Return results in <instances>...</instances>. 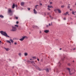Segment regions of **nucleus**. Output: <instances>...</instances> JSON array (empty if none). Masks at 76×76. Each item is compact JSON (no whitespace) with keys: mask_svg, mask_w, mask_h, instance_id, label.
Segmentation results:
<instances>
[{"mask_svg":"<svg viewBox=\"0 0 76 76\" xmlns=\"http://www.w3.org/2000/svg\"><path fill=\"white\" fill-rule=\"evenodd\" d=\"M0 33H1V35H2L5 37H8V38H10V37L8 36L7 35V33L4 31H0Z\"/></svg>","mask_w":76,"mask_h":76,"instance_id":"obj_1","label":"nucleus"},{"mask_svg":"<svg viewBox=\"0 0 76 76\" xmlns=\"http://www.w3.org/2000/svg\"><path fill=\"white\" fill-rule=\"evenodd\" d=\"M16 31H17V28L15 26H12L11 31H12V32H16Z\"/></svg>","mask_w":76,"mask_h":76,"instance_id":"obj_2","label":"nucleus"},{"mask_svg":"<svg viewBox=\"0 0 76 76\" xmlns=\"http://www.w3.org/2000/svg\"><path fill=\"white\" fill-rule=\"evenodd\" d=\"M67 70H68V71H69V74L70 75H73V74H74V73H75V72L72 73V72L70 71V68H67Z\"/></svg>","mask_w":76,"mask_h":76,"instance_id":"obj_3","label":"nucleus"},{"mask_svg":"<svg viewBox=\"0 0 76 76\" xmlns=\"http://www.w3.org/2000/svg\"><path fill=\"white\" fill-rule=\"evenodd\" d=\"M26 37V36H25L24 37H22V38L20 39L19 40L20 41H23L24 40V39Z\"/></svg>","mask_w":76,"mask_h":76,"instance_id":"obj_4","label":"nucleus"},{"mask_svg":"<svg viewBox=\"0 0 76 76\" xmlns=\"http://www.w3.org/2000/svg\"><path fill=\"white\" fill-rule=\"evenodd\" d=\"M31 63H32L33 65V66H35V67H36V66H35V62H34V61H31Z\"/></svg>","mask_w":76,"mask_h":76,"instance_id":"obj_5","label":"nucleus"},{"mask_svg":"<svg viewBox=\"0 0 76 76\" xmlns=\"http://www.w3.org/2000/svg\"><path fill=\"white\" fill-rule=\"evenodd\" d=\"M44 32H45V33H48L49 32V30H46L44 31Z\"/></svg>","mask_w":76,"mask_h":76,"instance_id":"obj_6","label":"nucleus"},{"mask_svg":"<svg viewBox=\"0 0 76 76\" xmlns=\"http://www.w3.org/2000/svg\"><path fill=\"white\" fill-rule=\"evenodd\" d=\"M8 13H12V10H11V9L8 10Z\"/></svg>","mask_w":76,"mask_h":76,"instance_id":"obj_7","label":"nucleus"},{"mask_svg":"<svg viewBox=\"0 0 76 76\" xmlns=\"http://www.w3.org/2000/svg\"><path fill=\"white\" fill-rule=\"evenodd\" d=\"M44 70H46V72H48V73L49 72V69H48L46 68V69H44Z\"/></svg>","mask_w":76,"mask_h":76,"instance_id":"obj_8","label":"nucleus"},{"mask_svg":"<svg viewBox=\"0 0 76 76\" xmlns=\"http://www.w3.org/2000/svg\"><path fill=\"white\" fill-rule=\"evenodd\" d=\"M24 4H25V3H24V2H22L20 3V5H21V6H23V5H24Z\"/></svg>","mask_w":76,"mask_h":76,"instance_id":"obj_9","label":"nucleus"},{"mask_svg":"<svg viewBox=\"0 0 76 76\" xmlns=\"http://www.w3.org/2000/svg\"><path fill=\"white\" fill-rule=\"evenodd\" d=\"M4 48V49H5V50L7 51H9V50H10V49L9 48Z\"/></svg>","mask_w":76,"mask_h":76,"instance_id":"obj_10","label":"nucleus"},{"mask_svg":"<svg viewBox=\"0 0 76 76\" xmlns=\"http://www.w3.org/2000/svg\"><path fill=\"white\" fill-rule=\"evenodd\" d=\"M36 68V69H38V70L40 71L41 70V69H40V68H39V67H38L37 66H35Z\"/></svg>","mask_w":76,"mask_h":76,"instance_id":"obj_11","label":"nucleus"},{"mask_svg":"<svg viewBox=\"0 0 76 76\" xmlns=\"http://www.w3.org/2000/svg\"><path fill=\"white\" fill-rule=\"evenodd\" d=\"M34 13H35V14L37 13V11H36V10H35V9H34Z\"/></svg>","mask_w":76,"mask_h":76,"instance_id":"obj_12","label":"nucleus"},{"mask_svg":"<svg viewBox=\"0 0 76 76\" xmlns=\"http://www.w3.org/2000/svg\"><path fill=\"white\" fill-rule=\"evenodd\" d=\"M15 4H13V5H12V8L13 9H14V8H15Z\"/></svg>","mask_w":76,"mask_h":76,"instance_id":"obj_13","label":"nucleus"},{"mask_svg":"<svg viewBox=\"0 0 76 76\" xmlns=\"http://www.w3.org/2000/svg\"><path fill=\"white\" fill-rule=\"evenodd\" d=\"M58 11L59 13H61V11L59 9Z\"/></svg>","mask_w":76,"mask_h":76,"instance_id":"obj_14","label":"nucleus"},{"mask_svg":"<svg viewBox=\"0 0 76 76\" xmlns=\"http://www.w3.org/2000/svg\"><path fill=\"white\" fill-rule=\"evenodd\" d=\"M24 56H28V53H24Z\"/></svg>","mask_w":76,"mask_h":76,"instance_id":"obj_15","label":"nucleus"},{"mask_svg":"<svg viewBox=\"0 0 76 76\" xmlns=\"http://www.w3.org/2000/svg\"><path fill=\"white\" fill-rule=\"evenodd\" d=\"M0 18H4V16L2 15H0Z\"/></svg>","mask_w":76,"mask_h":76,"instance_id":"obj_16","label":"nucleus"},{"mask_svg":"<svg viewBox=\"0 0 76 76\" xmlns=\"http://www.w3.org/2000/svg\"><path fill=\"white\" fill-rule=\"evenodd\" d=\"M69 13V12H66V13H65V15H67Z\"/></svg>","mask_w":76,"mask_h":76,"instance_id":"obj_17","label":"nucleus"},{"mask_svg":"<svg viewBox=\"0 0 76 76\" xmlns=\"http://www.w3.org/2000/svg\"><path fill=\"white\" fill-rule=\"evenodd\" d=\"M21 55H22V53H19L18 54V55L19 56H20V57L21 56Z\"/></svg>","mask_w":76,"mask_h":76,"instance_id":"obj_18","label":"nucleus"},{"mask_svg":"<svg viewBox=\"0 0 76 76\" xmlns=\"http://www.w3.org/2000/svg\"><path fill=\"white\" fill-rule=\"evenodd\" d=\"M38 6V5H36L35 6V8L36 9H37V6Z\"/></svg>","mask_w":76,"mask_h":76,"instance_id":"obj_19","label":"nucleus"},{"mask_svg":"<svg viewBox=\"0 0 76 76\" xmlns=\"http://www.w3.org/2000/svg\"><path fill=\"white\" fill-rule=\"evenodd\" d=\"M10 41H11V42H12V43H13V40L12 39H10Z\"/></svg>","mask_w":76,"mask_h":76,"instance_id":"obj_20","label":"nucleus"},{"mask_svg":"<svg viewBox=\"0 0 76 76\" xmlns=\"http://www.w3.org/2000/svg\"><path fill=\"white\" fill-rule=\"evenodd\" d=\"M48 7L49 8H51V7H52L51 6H48Z\"/></svg>","mask_w":76,"mask_h":76,"instance_id":"obj_21","label":"nucleus"},{"mask_svg":"<svg viewBox=\"0 0 76 76\" xmlns=\"http://www.w3.org/2000/svg\"><path fill=\"white\" fill-rule=\"evenodd\" d=\"M12 15H13V13L11 12V13H10V16H12Z\"/></svg>","mask_w":76,"mask_h":76,"instance_id":"obj_22","label":"nucleus"},{"mask_svg":"<svg viewBox=\"0 0 76 76\" xmlns=\"http://www.w3.org/2000/svg\"><path fill=\"white\" fill-rule=\"evenodd\" d=\"M40 61L41 62H43V59H42L40 60Z\"/></svg>","mask_w":76,"mask_h":76,"instance_id":"obj_23","label":"nucleus"},{"mask_svg":"<svg viewBox=\"0 0 76 76\" xmlns=\"http://www.w3.org/2000/svg\"><path fill=\"white\" fill-rule=\"evenodd\" d=\"M7 42H9V43H10V44H11V42H10V41L7 40Z\"/></svg>","mask_w":76,"mask_h":76,"instance_id":"obj_24","label":"nucleus"},{"mask_svg":"<svg viewBox=\"0 0 76 76\" xmlns=\"http://www.w3.org/2000/svg\"><path fill=\"white\" fill-rule=\"evenodd\" d=\"M35 28L37 29H38L39 28V27H38L37 26H35Z\"/></svg>","mask_w":76,"mask_h":76,"instance_id":"obj_25","label":"nucleus"},{"mask_svg":"<svg viewBox=\"0 0 76 76\" xmlns=\"http://www.w3.org/2000/svg\"><path fill=\"white\" fill-rule=\"evenodd\" d=\"M63 51H64V52H67V50H64Z\"/></svg>","mask_w":76,"mask_h":76,"instance_id":"obj_26","label":"nucleus"},{"mask_svg":"<svg viewBox=\"0 0 76 76\" xmlns=\"http://www.w3.org/2000/svg\"><path fill=\"white\" fill-rule=\"evenodd\" d=\"M72 14L73 15H75V12H72Z\"/></svg>","mask_w":76,"mask_h":76,"instance_id":"obj_27","label":"nucleus"},{"mask_svg":"<svg viewBox=\"0 0 76 76\" xmlns=\"http://www.w3.org/2000/svg\"><path fill=\"white\" fill-rule=\"evenodd\" d=\"M15 26H16V27H19V26L18 25H15Z\"/></svg>","mask_w":76,"mask_h":76,"instance_id":"obj_28","label":"nucleus"},{"mask_svg":"<svg viewBox=\"0 0 76 76\" xmlns=\"http://www.w3.org/2000/svg\"><path fill=\"white\" fill-rule=\"evenodd\" d=\"M59 9H56L55 10V11H57Z\"/></svg>","mask_w":76,"mask_h":76,"instance_id":"obj_29","label":"nucleus"},{"mask_svg":"<svg viewBox=\"0 0 76 76\" xmlns=\"http://www.w3.org/2000/svg\"><path fill=\"white\" fill-rule=\"evenodd\" d=\"M56 72H57V73H59V72H58V70H57V69H56Z\"/></svg>","mask_w":76,"mask_h":76,"instance_id":"obj_30","label":"nucleus"},{"mask_svg":"<svg viewBox=\"0 0 76 76\" xmlns=\"http://www.w3.org/2000/svg\"><path fill=\"white\" fill-rule=\"evenodd\" d=\"M68 66H70V65H70V63L68 64Z\"/></svg>","mask_w":76,"mask_h":76,"instance_id":"obj_31","label":"nucleus"},{"mask_svg":"<svg viewBox=\"0 0 76 76\" xmlns=\"http://www.w3.org/2000/svg\"><path fill=\"white\" fill-rule=\"evenodd\" d=\"M14 44H15V45H17V42H15L14 43Z\"/></svg>","mask_w":76,"mask_h":76,"instance_id":"obj_32","label":"nucleus"},{"mask_svg":"<svg viewBox=\"0 0 76 76\" xmlns=\"http://www.w3.org/2000/svg\"><path fill=\"white\" fill-rule=\"evenodd\" d=\"M32 58H36V57H32Z\"/></svg>","mask_w":76,"mask_h":76,"instance_id":"obj_33","label":"nucleus"},{"mask_svg":"<svg viewBox=\"0 0 76 76\" xmlns=\"http://www.w3.org/2000/svg\"><path fill=\"white\" fill-rule=\"evenodd\" d=\"M16 23L17 24H18V23H19V22L18 21H17Z\"/></svg>","mask_w":76,"mask_h":76,"instance_id":"obj_34","label":"nucleus"},{"mask_svg":"<svg viewBox=\"0 0 76 76\" xmlns=\"http://www.w3.org/2000/svg\"><path fill=\"white\" fill-rule=\"evenodd\" d=\"M33 28H35V26H32Z\"/></svg>","mask_w":76,"mask_h":76,"instance_id":"obj_35","label":"nucleus"},{"mask_svg":"<svg viewBox=\"0 0 76 76\" xmlns=\"http://www.w3.org/2000/svg\"><path fill=\"white\" fill-rule=\"evenodd\" d=\"M64 7V6L63 5H62L61 6V7H62V8H63Z\"/></svg>","mask_w":76,"mask_h":76,"instance_id":"obj_36","label":"nucleus"},{"mask_svg":"<svg viewBox=\"0 0 76 76\" xmlns=\"http://www.w3.org/2000/svg\"><path fill=\"white\" fill-rule=\"evenodd\" d=\"M15 18H16V19H18V17H16Z\"/></svg>","mask_w":76,"mask_h":76,"instance_id":"obj_37","label":"nucleus"},{"mask_svg":"<svg viewBox=\"0 0 76 76\" xmlns=\"http://www.w3.org/2000/svg\"><path fill=\"white\" fill-rule=\"evenodd\" d=\"M48 10H50V8H48Z\"/></svg>","mask_w":76,"mask_h":76,"instance_id":"obj_38","label":"nucleus"},{"mask_svg":"<svg viewBox=\"0 0 76 76\" xmlns=\"http://www.w3.org/2000/svg\"><path fill=\"white\" fill-rule=\"evenodd\" d=\"M15 7H18V5H16L15 6Z\"/></svg>","mask_w":76,"mask_h":76,"instance_id":"obj_39","label":"nucleus"},{"mask_svg":"<svg viewBox=\"0 0 76 76\" xmlns=\"http://www.w3.org/2000/svg\"><path fill=\"white\" fill-rule=\"evenodd\" d=\"M51 26V24L50 23L49 24V26Z\"/></svg>","mask_w":76,"mask_h":76,"instance_id":"obj_40","label":"nucleus"},{"mask_svg":"<svg viewBox=\"0 0 76 76\" xmlns=\"http://www.w3.org/2000/svg\"><path fill=\"white\" fill-rule=\"evenodd\" d=\"M70 6H68V9H70Z\"/></svg>","mask_w":76,"mask_h":76,"instance_id":"obj_41","label":"nucleus"},{"mask_svg":"<svg viewBox=\"0 0 76 76\" xmlns=\"http://www.w3.org/2000/svg\"><path fill=\"white\" fill-rule=\"evenodd\" d=\"M1 43H2V42H1V41H0V44H1Z\"/></svg>","mask_w":76,"mask_h":76,"instance_id":"obj_42","label":"nucleus"},{"mask_svg":"<svg viewBox=\"0 0 76 76\" xmlns=\"http://www.w3.org/2000/svg\"><path fill=\"white\" fill-rule=\"evenodd\" d=\"M48 26H49V25H47L46 26V27H47V28L48 27Z\"/></svg>","mask_w":76,"mask_h":76,"instance_id":"obj_43","label":"nucleus"},{"mask_svg":"<svg viewBox=\"0 0 76 76\" xmlns=\"http://www.w3.org/2000/svg\"><path fill=\"white\" fill-rule=\"evenodd\" d=\"M64 20H66V18H64Z\"/></svg>","mask_w":76,"mask_h":76,"instance_id":"obj_44","label":"nucleus"},{"mask_svg":"<svg viewBox=\"0 0 76 76\" xmlns=\"http://www.w3.org/2000/svg\"><path fill=\"white\" fill-rule=\"evenodd\" d=\"M37 60H38V61H39V59H38V58H37Z\"/></svg>","mask_w":76,"mask_h":76,"instance_id":"obj_45","label":"nucleus"},{"mask_svg":"<svg viewBox=\"0 0 76 76\" xmlns=\"http://www.w3.org/2000/svg\"><path fill=\"white\" fill-rule=\"evenodd\" d=\"M42 32V31H40V32H39V33L40 34H41Z\"/></svg>","mask_w":76,"mask_h":76,"instance_id":"obj_46","label":"nucleus"},{"mask_svg":"<svg viewBox=\"0 0 76 76\" xmlns=\"http://www.w3.org/2000/svg\"><path fill=\"white\" fill-rule=\"evenodd\" d=\"M28 10H30V8H28Z\"/></svg>","mask_w":76,"mask_h":76,"instance_id":"obj_47","label":"nucleus"},{"mask_svg":"<svg viewBox=\"0 0 76 76\" xmlns=\"http://www.w3.org/2000/svg\"><path fill=\"white\" fill-rule=\"evenodd\" d=\"M50 4H53V2H51L50 3Z\"/></svg>","mask_w":76,"mask_h":76,"instance_id":"obj_48","label":"nucleus"},{"mask_svg":"<svg viewBox=\"0 0 76 76\" xmlns=\"http://www.w3.org/2000/svg\"><path fill=\"white\" fill-rule=\"evenodd\" d=\"M75 49H76L75 48H74L73 49V50H75Z\"/></svg>","mask_w":76,"mask_h":76,"instance_id":"obj_49","label":"nucleus"},{"mask_svg":"<svg viewBox=\"0 0 76 76\" xmlns=\"http://www.w3.org/2000/svg\"><path fill=\"white\" fill-rule=\"evenodd\" d=\"M40 5L41 6H42V4H41V3H40Z\"/></svg>","mask_w":76,"mask_h":76,"instance_id":"obj_50","label":"nucleus"},{"mask_svg":"<svg viewBox=\"0 0 76 76\" xmlns=\"http://www.w3.org/2000/svg\"><path fill=\"white\" fill-rule=\"evenodd\" d=\"M59 50H62L61 48H60L59 49Z\"/></svg>","mask_w":76,"mask_h":76,"instance_id":"obj_51","label":"nucleus"},{"mask_svg":"<svg viewBox=\"0 0 76 76\" xmlns=\"http://www.w3.org/2000/svg\"><path fill=\"white\" fill-rule=\"evenodd\" d=\"M70 11L72 10V9H70Z\"/></svg>","mask_w":76,"mask_h":76,"instance_id":"obj_52","label":"nucleus"},{"mask_svg":"<svg viewBox=\"0 0 76 76\" xmlns=\"http://www.w3.org/2000/svg\"><path fill=\"white\" fill-rule=\"evenodd\" d=\"M58 64H60V62H58Z\"/></svg>","mask_w":76,"mask_h":76,"instance_id":"obj_53","label":"nucleus"},{"mask_svg":"<svg viewBox=\"0 0 76 76\" xmlns=\"http://www.w3.org/2000/svg\"><path fill=\"white\" fill-rule=\"evenodd\" d=\"M50 18H51V15H50Z\"/></svg>","mask_w":76,"mask_h":76,"instance_id":"obj_54","label":"nucleus"},{"mask_svg":"<svg viewBox=\"0 0 76 76\" xmlns=\"http://www.w3.org/2000/svg\"><path fill=\"white\" fill-rule=\"evenodd\" d=\"M31 62V61H28V62Z\"/></svg>","mask_w":76,"mask_h":76,"instance_id":"obj_55","label":"nucleus"},{"mask_svg":"<svg viewBox=\"0 0 76 76\" xmlns=\"http://www.w3.org/2000/svg\"><path fill=\"white\" fill-rule=\"evenodd\" d=\"M30 60H33V59H30Z\"/></svg>","mask_w":76,"mask_h":76,"instance_id":"obj_56","label":"nucleus"},{"mask_svg":"<svg viewBox=\"0 0 76 76\" xmlns=\"http://www.w3.org/2000/svg\"><path fill=\"white\" fill-rule=\"evenodd\" d=\"M51 25H53V24L52 23V22L51 23Z\"/></svg>","mask_w":76,"mask_h":76,"instance_id":"obj_57","label":"nucleus"},{"mask_svg":"<svg viewBox=\"0 0 76 76\" xmlns=\"http://www.w3.org/2000/svg\"><path fill=\"white\" fill-rule=\"evenodd\" d=\"M73 61V62H75V61Z\"/></svg>","mask_w":76,"mask_h":76,"instance_id":"obj_58","label":"nucleus"},{"mask_svg":"<svg viewBox=\"0 0 76 76\" xmlns=\"http://www.w3.org/2000/svg\"><path fill=\"white\" fill-rule=\"evenodd\" d=\"M29 34H31V32H29Z\"/></svg>","mask_w":76,"mask_h":76,"instance_id":"obj_59","label":"nucleus"},{"mask_svg":"<svg viewBox=\"0 0 76 76\" xmlns=\"http://www.w3.org/2000/svg\"><path fill=\"white\" fill-rule=\"evenodd\" d=\"M75 5H76V2L75 3Z\"/></svg>","mask_w":76,"mask_h":76,"instance_id":"obj_60","label":"nucleus"},{"mask_svg":"<svg viewBox=\"0 0 76 76\" xmlns=\"http://www.w3.org/2000/svg\"><path fill=\"white\" fill-rule=\"evenodd\" d=\"M71 71L72 72V70H71Z\"/></svg>","mask_w":76,"mask_h":76,"instance_id":"obj_61","label":"nucleus"},{"mask_svg":"<svg viewBox=\"0 0 76 76\" xmlns=\"http://www.w3.org/2000/svg\"><path fill=\"white\" fill-rule=\"evenodd\" d=\"M68 5H70V4H69Z\"/></svg>","mask_w":76,"mask_h":76,"instance_id":"obj_62","label":"nucleus"},{"mask_svg":"<svg viewBox=\"0 0 76 76\" xmlns=\"http://www.w3.org/2000/svg\"><path fill=\"white\" fill-rule=\"evenodd\" d=\"M72 50V49H71V50Z\"/></svg>","mask_w":76,"mask_h":76,"instance_id":"obj_63","label":"nucleus"},{"mask_svg":"<svg viewBox=\"0 0 76 76\" xmlns=\"http://www.w3.org/2000/svg\"><path fill=\"white\" fill-rule=\"evenodd\" d=\"M48 14H49V13H48Z\"/></svg>","mask_w":76,"mask_h":76,"instance_id":"obj_64","label":"nucleus"}]
</instances>
